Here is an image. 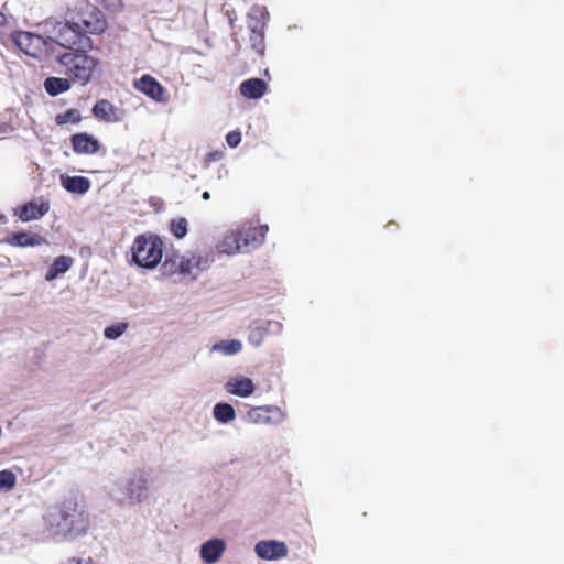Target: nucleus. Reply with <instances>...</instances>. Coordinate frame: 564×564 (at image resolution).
<instances>
[{
    "mask_svg": "<svg viewBox=\"0 0 564 564\" xmlns=\"http://www.w3.org/2000/svg\"><path fill=\"white\" fill-rule=\"evenodd\" d=\"M96 118L107 122H118L124 118L123 108H91Z\"/></svg>",
    "mask_w": 564,
    "mask_h": 564,
    "instance_id": "21",
    "label": "nucleus"
},
{
    "mask_svg": "<svg viewBox=\"0 0 564 564\" xmlns=\"http://www.w3.org/2000/svg\"><path fill=\"white\" fill-rule=\"evenodd\" d=\"M203 199L207 200L210 198V194L209 192H204L203 195H202Z\"/></svg>",
    "mask_w": 564,
    "mask_h": 564,
    "instance_id": "37",
    "label": "nucleus"
},
{
    "mask_svg": "<svg viewBox=\"0 0 564 564\" xmlns=\"http://www.w3.org/2000/svg\"><path fill=\"white\" fill-rule=\"evenodd\" d=\"M163 241L156 235H139L131 247L132 260L141 268L154 269L163 258Z\"/></svg>",
    "mask_w": 564,
    "mask_h": 564,
    "instance_id": "3",
    "label": "nucleus"
},
{
    "mask_svg": "<svg viewBox=\"0 0 564 564\" xmlns=\"http://www.w3.org/2000/svg\"><path fill=\"white\" fill-rule=\"evenodd\" d=\"M75 23L84 35L100 34L107 28V21L102 11L93 4H87L79 11Z\"/></svg>",
    "mask_w": 564,
    "mask_h": 564,
    "instance_id": "6",
    "label": "nucleus"
},
{
    "mask_svg": "<svg viewBox=\"0 0 564 564\" xmlns=\"http://www.w3.org/2000/svg\"><path fill=\"white\" fill-rule=\"evenodd\" d=\"M171 231L178 239L185 237V235L187 234V220L185 218L172 220Z\"/></svg>",
    "mask_w": 564,
    "mask_h": 564,
    "instance_id": "30",
    "label": "nucleus"
},
{
    "mask_svg": "<svg viewBox=\"0 0 564 564\" xmlns=\"http://www.w3.org/2000/svg\"><path fill=\"white\" fill-rule=\"evenodd\" d=\"M67 564H84L82 558L72 557L67 561Z\"/></svg>",
    "mask_w": 564,
    "mask_h": 564,
    "instance_id": "35",
    "label": "nucleus"
},
{
    "mask_svg": "<svg viewBox=\"0 0 564 564\" xmlns=\"http://www.w3.org/2000/svg\"><path fill=\"white\" fill-rule=\"evenodd\" d=\"M213 414L223 424L229 423L236 416L235 409L229 403H217L213 409Z\"/></svg>",
    "mask_w": 564,
    "mask_h": 564,
    "instance_id": "24",
    "label": "nucleus"
},
{
    "mask_svg": "<svg viewBox=\"0 0 564 564\" xmlns=\"http://www.w3.org/2000/svg\"><path fill=\"white\" fill-rule=\"evenodd\" d=\"M73 258L69 256H59L57 257L52 265L50 267L48 271L46 272V280L52 281L56 279L59 274L65 273L68 271L73 264Z\"/></svg>",
    "mask_w": 564,
    "mask_h": 564,
    "instance_id": "20",
    "label": "nucleus"
},
{
    "mask_svg": "<svg viewBox=\"0 0 564 564\" xmlns=\"http://www.w3.org/2000/svg\"><path fill=\"white\" fill-rule=\"evenodd\" d=\"M178 271L181 273H186V272H189V261H183L181 260L180 264H178Z\"/></svg>",
    "mask_w": 564,
    "mask_h": 564,
    "instance_id": "33",
    "label": "nucleus"
},
{
    "mask_svg": "<svg viewBox=\"0 0 564 564\" xmlns=\"http://www.w3.org/2000/svg\"><path fill=\"white\" fill-rule=\"evenodd\" d=\"M269 13L263 6H253L247 14V24L250 31V47L259 55L263 56L265 52L264 29Z\"/></svg>",
    "mask_w": 564,
    "mask_h": 564,
    "instance_id": "4",
    "label": "nucleus"
},
{
    "mask_svg": "<svg viewBox=\"0 0 564 564\" xmlns=\"http://www.w3.org/2000/svg\"><path fill=\"white\" fill-rule=\"evenodd\" d=\"M226 142L230 148H236L241 142V133L238 130L230 131L226 135Z\"/></svg>",
    "mask_w": 564,
    "mask_h": 564,
    "instance_id": "31",
    "label": "nucleus"
},
{
    "mask_svg": "<svg viewBox=\"0 0 564 564\" xmlns=\"http://www.w3.org/2000/svg\"><path fill=\"white\" fill-rule=\"evenodd\" d=\"M95 106L99 107V106H110V105H109L108 100L102 99V100L97 101Z\"/></svg>",
    "mask_w": 564,
    "mask_h": 564,
    "instance_id": "36",
    "label": "nucleus"
},
{
    "mask_svg": "<svg viewBox=\"0 0 564 564\" xmlns=\"http://www.w3.org/2000/svg\"><path fill=\"white\" fill-rule=\"evenodd\" d=\"M223 156L224 153L220 150L208 152L204 158V165L209 166L210 163L221 160Z\"/></svg>",
    "mask_w": 564,
    "mask_h": 564,
    "instance_id": "32",
    "label": "nucleus"
},
{
    "mask_svg": "<svg viewBox=\"0 0 564 564\" xmlns=\"http://www.w3.org/2000/svg\"><path fill=\"white\" fill-rule=\"evenodd\" d=\"M225 389L230 394L247 398L254 392L256 387L250 378L239 376L230 378L226 382Z\"/></svg>",
    "mask_w": 564,
    "mask_h": 564,
    "instance_id": "15",
    "label": "nucleus"
},
{
    "mask_svg": "<svg viewBox=\"0 0 564 564\" xmlns=\"http://www.w3.org/2000/svg\"><path fill=\"white\" fill-rule=\"evenodd\" d=\"M217 249L219 252L228 256L242 252L238 229L227 231L221 241L217 245Z\"/></svg>",
    "mask_w": 564,
    "mask_h": 564,
    "instance_id": "18",
    "label": "nucleus"
},
{
    "mask_svg": "<svg viewBox=\"0 0 564 564\" xmlns=\"http://www.w3.org/2000/svg\"><path fill=\"white\" fill-rule=\"evenodd\" d=\"M134 88L156 102L165 101V89L163 86L151 75H143L141 78L134 80Z\"/></svg>",
    "mask_w": 564,
    "mask_h": 564,
    "instance_id": "10",
    "label": "nucleus"
},
{
    "mask_svg": "<svg viewBox=\"0 0 564 564\" xmlns=\"http://www.w3.org/2000/svg\"><path fill=\"white\" fill-rule=\"evenodd\" d=\"M61 66L74 82L86 85L96 75L99 59L87 54L85 48L67 51L57 58Z\"/></svg>",
    "mask_w": 564,
    "mask_h": 564,
    "instance_id": "2",
    "label": "nucleus"
},
{
    "mask_svg": "<svg viewBox=\"0 0 564 564\" xmlns=\"http://www.w3.org/2000/svg\"><path fill=\"white\" fill-rule=\"evenodd\" d=\"M62 186L69 193L83 195L90 188V181L85 176H61Z\"/></svg>",
    "mask_w": 564,
    "mask_h": 564,
    "instance_id": "19",
    "label": "nucleus"
},
{
    "mask_svg": "<svg viewBox=\"0 0 564 564\" xmlns=\"http://www.w3.org/2000/svg\"><path fill=\"white\" fill-rule=\"evenodd\" d=\"M226 550L224 540L214 538L200 546V557L205 563H216Z\"/></svg>",
    "mask_w": 564,
    "mask_h": 564,
    "instance_id": "16",
    "label": "nucleus"
},
{
    "mask_svg": "<svg viewBox=\"0 0 564 564\" xmlns=\"http://www.w3.org/2000/svg\"><path fill=\"white\" fill-rule=\"evenodd\" d=\"M283 325L276 321H268L263 326H254L250 329L248 340L254 346L259 347L264 341L265 337L269 334H280L282 332Z\"/></svg>",
    "mask_w": 564,
    "mask_h": 564,
    "instance_id": "13",
    "label": "nucleus"
},
{
    "mask_svg": "<svg viewBox=\"0 0 564 564\" xmlns=\"http://www.w3.org/2000/svg\"><path fill=\"white\" fill-rule=\"evenodd\" d=\"M56 42L69 51L82 50L91 46V41L80 31L75 21L58 26Z\"/></svg>",
    "mask_w": 564,
    "mask_h": 564,
    "instance_id": "7",
    "label": "nucleus"
},
{
    "mask_svg": "<svg viewBox=\"0 0 564 564\" xmlns=\"http://www.w3.org/2000/svg\"><path fill=\"white\" fill-rule=\"evenodd\" d=\"M4 242L18 248L39 247L47 243L43 236L30 231L11 232L4 238Z\"/></svg>",
    "mask_w": 564,
    "mask_h": 564,
    "instance_id": "12",
    "label": "nucleus"
},
{
    "mask_svg": "<svg viewBox=\"0 0 564 564\" xmlns=\"http://www.w3.org/2000/svg\"><path fill=\"white\" fill-rule=\"evenodd\" d=\"M50 210V203L45 199L30 200L21 206L14 208L13 215L21 221L28 223L39 220Z\"/></svg>",
    "mask_w": 564,
    "mask_h": 564,
    "instance_id": "9",
    "label": "nucleus"
},
{
    "mask_svg": "<svg viewBox=\"0 0 564 564\" xmlns=\"http://www.w3.org/2000/svg\"><path fill=\"white\" fill-rule=\"evenodd\" d=\"M268 84L261 78H249L239 86L240 94L249 99H259L268 91Z\"/></svg>",
    "mask_w": 564,
    "mask_h": 564,
    "instance_id": "17",
    "label": "nucleus"
},
{
    "mask_svg": "<svg viewBox=\"0 0 564 564\" xmlns=\"http://www.w3.org/2000/svg\"><path fill=\"white\" fill-rule=\"evenodd\" d=\"M273 410H278L273 406H253L247 412V420L254 424H268L270 423L269 413Z\"/></svg>",
    "mask_w": 564,
    "mask_h": 564,
    "instance_id": "22",
    "label": "nucleus"
},
{
    "mask_svg": "<svg viewBox=\"0 0 564 564\" xmlns=\"http://www.w3.org/2000/svg\"><path fill=\"white\" fill-rule=\"evenodd\" d=\"M17 482V477L9 469L0 470V489L11 490Z\"/></svg>",
    "mask_w": 564,
    "mask_h": 564,
    "instance_id": "28",
    "label": "nucleus"
},
{
    "mask_svg": "<svg viewBox=\"0 0 564 564\" xmlns=\"http://www.w3.org/2000/svg\"><path fill=\"white\" fill-rule=\"evenodd\" d=\"M127 328H128L127 323H118V324L106 327L104 330V335L107 339H117L122 334H124Z\"/></svg>",
    "mask_w": 564,
    "mask_h": 564,
    "instance_id": "29",
    "label": "nucleus"
},
{
    "mask_svg": "<svg viewBox=\"0 0 564 564\" xmlns=\"http://www.w3.org/2000/svg\"><path fill=\"white\" fill-rule=\"evenodd\" d=\"M236 19H237L236 17H229V23L231 26H234Z\"/></svg>",
    "mask_w": 564,
    "mask_h": 564,
    "instance_id": "38",
    "label": "nucleus"
},
{
    "mask_svg": "<svg viewBox=\"0 0 564 564\" xmlns=\"http://www.w3.org/2000/svg\"><path fill=\"white\" fill-rule=\"evenodd\" d=\"M256 554L263 560L274 561L285 557L288 547L284 542L270 540L260 541L254 546Z\"/></svg>",
    "mask_w": 564,
    "mask_h": 564,
    "instance_id": "11",
    "label": "nucleus"
},
{
    "mask_svg": "<svg viewBox=\"0 0 564 564\" xmlns=\"http://www.w3.org/2000/svg\"><path fill=\"white\" fill-rule=\"evenodd\" d=\"M13 42L25 55L39 61L47 58L53 46L52 39L25 31L15 32Z\"/></svg>",
    "mask_w": 564,
    "mask_h": 564,
    "instance_id": "5",
    "label": "nucleus"
},
{
    "mask_svg": "<svg viewBox=\"0 0 564 564\" xmlns=\"http://www.w3.org/2000/svg\"><path fill=\"white\" fill-rule=\"evenodd\" d=\"M237 229L240 236L242 251H249L250 249L261 246L269 231L267 225L252 226L243 224Z\"/></svg>",
    "mask_w": 564,
    "mask_h": 564,
    "instance_id": "8",
    "label": "nucleus"
},
{
    "mask_svg": "<svg viewBox=\"0 0 564 564\" xmlns=\"http://www.w3.org/2000/svg\"><path fill=\"white\" fill-rule=\"evenodd\" d=\"M44 87L51 96H56L67 91L70 88V83L67 78L48 77L44 82Z\"/></svg>",
    "mask_w": 564,
    "mask_h": 564,
    "instance_id": "23",
    "label": "nucleus"
},
{
    "mask_svg": "<svg viewBox=\"0 0 564 564\" xmlns=\"http://www.w3.org/2000/svg\"><path fill=\"white\" fill-rule=\"evenodd\" d=\"M213 349L221 351L225 355H235L242 349V344L238 339L221 340L216 343Z\"/></svg>",
    "mask_w": 564,
    "mask_h": 564,
    "instance_id": "25",
    "label": "nucleus"
},
{
    "mask_svg": "<svg viewBox=\"0 0 564 564\" xmlns=\"http://www.w3.org/2000/svg\"><path fill=\"white\" fill-rule=\"evenodd\" d=\"M169 263L170 261L169 260H165L164 263H163V269H164V272L165 273H174L175 271L173 269H169Z\"/></svg>",
    "mask_w": 564,
    "mask_h": 564,
    "instance_id": "34",
    "label": "nucleus"
},
{
    "mask_svg": "<svg viewBox=\"0 0 564 564\" xmlns=\"http://www.w3.org/2000/svg\"><path fill=\"white\" fill-rule=\"evenodd\" d=\"M55 121L57 124L77 123L80 121V115L77 109L70 108L66 112L57 115Z\"/></svg>",
    "mask_w": 564,
    "mask_h": 564,
    "instance_id": "27",
    "label": "nucleus"
},
{
    "mask_svg": "<svg viewBox=\"0 0 564 564\" xmlns=\"http://www.w3.org/2000/svg\"><path fill=\"white\" fill-rule=\"evenodd\" d=\"M147 479L139 477L137 480H132L129 485V492L131 498H135L141 501L147 496Z\"/></svg>",
    "mask_w": 564,
    "mask_h": 564,
    "instance_id": "26",
    "label": "nucleus"
},
{
    "mask_svg": "<svg viewBox=\"0 0 564 564\" xmlns=\"http://www.w3.org/2000/svg\"><path fill=\"white\" fill-rule=\"evenodd\" d=\"M44 519L46 531L55 539L75 540L86 534L90 525L85 503L75 497L51 508Z\"/></svg>",
    "mask_w": 564,
    "mask_h": 564,
    "instance_id": "1",
    "label": "nucleus"
},
{
    "mask_svg": "<svg viewBox=\"0 0 564 564\" xmlns=\"http://www.w3.org/2000/svg\"><path fill=\"white\" fill-rule=\"evenodd\" d=\"M73 150L78 154H95L100 144L97 139L88 133H76L70 139Z\"/></svg>",
    "mask_w": 564,
    "mask_h": 564,
    "instance_id": "14",
    "label": "nucleus"
}]
</instances>
